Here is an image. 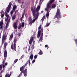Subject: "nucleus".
<instances>
[{"mask_svg": "<svg viewBox=\"0 0 77 77\" xmlns=\"http://www.w3.org/2000/svg\"><path fill=\"white\" fill-rule=\"evenodd\" d=\"M40 8V6L39 5L38 6L36 9V11L33 10V8H31V11L32 12L33 16L34 17L33 18V20L32 21V18L31 17L29 18V24L31 26L32 25V23H33L38 18V15L39 14V13L38 12L39 11V9Z\"/></svg>", "mask_w": 77, "mask_h": 77, "instance_id": "obj_1", "label": "nucleus"}, {"mask_svg": "<svg viewBox=\"0 0 77 77\" xmlns=\"http://www.w3.org/2000/svg\"><path fill=\"white\" fill-rule=\"evenodd\" d=\"M54 0H50L49 2H48L47 5V7L45 8L46 11H47V13L46 15L45 16L47 17V18H48L50 14V10H51V4L53 2H54Z\"/></svg>", "mask_w": 77, "mask_h": 77, "instance_id": "obj_2", "label": "nucleus"}, {"mask_svg": "<svg viewBox=\"0 0 77 77\" xmlns=\"http://www.w3.org/2000/svg\"><path fill=\"white\" fill-rule=\"evenodd\" d=\"M11 5H12V3H11V2H10L9 3V5L8 6V7H7V9L6 11H5V15L6 16L5 21H7V20H8V19L9 20V18H9V16L8 14V12H9V11H10V8H11ZM7 12L8 13H7Z\"/></svg>", "mask_w": 77, "mask_h": 77, "instance_id": "obj_3", "label": "nucleus"}, {"mask_svg": "<svg viewBox=\"0 0 77 77\" xmlns=\"http://www.w3.org/2000/svg\"><path fill=\"white\" fill-rule=\"evenodd\" d=\"M38 30H41V34L40 35L41 36L40 37L39 41L41 42H42V36H43V28H41V25H40V26L38 28Z\"/></svg>", "mask_w": 77, "mask_h": 77, "instance_id": "obj_4", "label": "nucleus"}, {"mask_svg": "<svg viewBox=\"0 0 77 77\" xmlns=\"http://www.w3.org/2000/svg\"><path fill=\"white\" fill-rule=\"evenodd\" d=\"M55 18H60V12L59 9H57V12L56 15L55 16Z\"/></svg>", "mask_w": 77, "mask_h": 77, "instance_id": "obj_5", "label": "nucleus"}, {"mask_svg": "<svg viewBox=\"0 0 77 77\" xmlns=\"http://www.w3.org/2000/svg\"><path fill=\"white\" fill-rule=\"evenodd\" d=\"M16 44L15 43H14V46H13V45H12L11 46V48L12 50H14L16 51Z\"/></svg>", "mask_w": 77, "mask_h": 77, "instance_id": "obj_6", "label": "nucleus"}, {"mask_svg": "<svg viewBox=\"0 0 77 77\" xmlns=\"http://www.w3.org/2000/svg\"><path fill=\"white\" fill-rule=\"evenodd\" d=\"M24 23L23 22L22 23L20 24L18 27L19 29H22L23 27H24Z\"/></svg>", "mask_w": 77, "mask_h": 77, "instance_id": "obj_7", "label": "nucleus"}, {"mask_svg": "<svg viewBox=\"0 0 77 77\" xmlns=\"http://www.w3.org/2000/svg\"><path fill=\"white\" fill-rule=\"evenodd\" d=\"M5 61H3L2 62V65L3 68H5V66L8 65V63H5Z\"/></svg>", "mask_w": 77, "mask_h": 77, "instance_id": "obj_8", "label": "nucleus"}, {"mask_svg": "<svg viewBox=\"0 0 77 77\" xmlns=\"http://www.w3.org/2000/svg\"><path fill=\"white\" fill-rule=\"evenodd\" d=\"M7 37V35L6 34H4L3 35L2 39V43L3 42V40H5V39H6V37Z\"/></svg>", "mask_w": 77, "mask_h": 77, "instance_id": "obj_9", "label": "nucleus"}, {"mask_svg": "<svg viewBox=\"0 0 77 77\" xmlns=\"http://www.w3.org/2000/svg\"><path fill=\"white\" fill-rule=\"evenodd\" d=\"M10 20H11L10 18H9V20H8L7 21V24H6L5 28L6 29H7V28L8 27V25L9 24V23H10Z\"/></svg>", "mask_w": 77, "mask_h": 77, "instance_id": "obj_10", "label": "nucleus"}, {"mask_svg": "<svg viewBox=\"0 0 77 77\" xmlns=\"http://www.w3.org/2000/svg\"><path fill=\"white\" fill-rule=\"evenodd\" d=\"M17 22H14L13 24V27L14 29H17Z\"/></svg>", "mask_w": 77, "mask_h": 77, "instance_id": "obj_11", "label": "nucleus"}, {"mask_svg": "<svg viewBox=\"0 0 77 77\" xmlns=\"http://www.w3.org/2000/svg\"><path fill=\"white\" fill-rule=\"evenodd\" d=\"M4 60H6V57H7V52L6 51H4Z\"/></svg>", "mask_w": 77, "mask_h": 77, "instance_id": "obj_12", "label": "nucleus"}, {"mask_svg": "<svg viewBox=\"0 0 77 77\" xmlns=\"http://www.w3.org/2000/svg\"><path fill=\"white\" fill-rule=\"evenodd\" d=\"M23 73L24 74L25 77H26L27 76V69H26L25 70L23 71Z\"/></svg>", "mask_w": 77, "mask_h": 77, "instance_id": "obj_13", "label": "nucleus"}, {"mask_svg": "<svg viewBox=\"0 0 77 77\" xmlns=\"http://www.w3.org/2000/svg\"><path fill=\"white\" fill-rule=\"evenodd\" d=\"M3 21H1L0 22V29H2L3 27Z\"/></svg>", "mask_w": 77, "mask_h": 77, "instance_id": "obj_14", "label": "nucleus"}, {"mask_svg": "<svg viewBox=\"0 0 77 77\" xmlns=\"http://www.w3.org/2000/svg\"><path fill=\"white\" fill-rule=\"evenodd\" d=\"M40 35H41V31L39 30L38 31L37 38H39Z\"/></svg>", "mask_w": 77, "mask_h": 77, "instance_id": "obj_15", "label": "nucleus"}, {"mask_svg": "<svg viewBox=\"0 0 77 77\" xmlns=\"http://www.w3.org/2000/svg\"><path fill=\"white\" fill-rule=\"evenodd\" d=\"M11 75V73L10 72V73H7L5 75V77H10Z\"/></svg>", "mask_w": 77, "mask_h": 77, "instance_id": "obj_16", "label": "nucleus"}, {"mask_svg": "<svg viewBox=\"0 0 77 77\" xmlns=\"http://www.w3.org/2000/svg\"><path fill=\"white\" fill-rule=\"evenodd\" d=\"M0 13L2 14L1 17H4V15H5V13H4V12H3V11H2Z\"/></svg>", "mask_w": 77, "mask_h": 77, "instance_id": "obj_17", "label": "nucleus"}, {"mask_svg": "<svg viewBox=\"0 0 77 77\" xmlns=\"http://www.w3.org/2000/svg\"><path fill=\"white\" fill-rule=\"evenodd\" d=\"M13 34H11V35L10 36V38H9V40L10 41H11L12 39V38H13Z\"/></svg>", "mask_w": 77, "mask_h": 77, "instance_id": "obj_18", "label": "nucleus"}, {"mask_svg": "<svg viewBox=\"0 0 77 77\" xmlns=\"http://www.w3.org/2000/svg\"><path fill=\"white\" fill-rule=\"evenodd\" d=\"M56 7V5L54 4H53L52 5V8L53 9H54V8H55Z\"/></svg>", "mask_w": 77, "mask_h": 77, "instance_id": "obj_19", "label": "nucleus"}, {"mask_svg": "<svg viewBox=\"0 0 77 77\" xmlns=\"http://www.w3.org/2000/svg\"><path fill=\"white\" fill-rule=\"evenodd\" d=\"M33 58V54H32L29 57V59H31V60H32Z\"/></svg>", "mask_w": 77, "mask_h": 77, "instance_id": "obj_20", "label": "nucleus"}, {"mask_svg": "<svg viewBox=\"0 0 77 77\" xmlns=\"http://www.w3.org/2000/svg\"><path fill=\"white\" fill-rule=\"evenodd\" d=\"M24 66H23L20 69V70L21 71H23V69H24Z\"/></svg>", "mask_w": 77, "mask_h": 77, "instance_id": "obj_21", "label": "nucleus"}, {"mask_svg": "<svg viewBox=\"0 0 77 77\" xmlns=\"http://www.w3.org/2000/svg\"><path fill=\"white\" fill-rule=\"evenodd\" d=\"M17 8V6L16 5H14L13 6V10L14 11H15V9Z\"/></svg>", "mask_w": 77, "mask_h": 77, "instance_id": "obj_22", "label": "nucleus"}, {"mask_svg": "<svg viewBox=\"0 0 77 77\" xmlns=\"http://www.w3.org/2000/svg\"><path fill=\"white\" fill-rule=\"evenodd\" d=\"M16 18V15H14V16L12 17V20H15Z\"/></svg>", "mask_w": 77, "mask_h": 77, "instance_id": "obj_23", "label": "nucleus"}, {"mask_svg": "<svg viewBox=\"0 0 77 77\" xmlns=\"http://www.w3.org/2000/svg\"><path fill=\"white\" fill-rule=\"evenodd\" d=\"M44 0H40V1H39V5H41V4H42V2Z\"/></svg>", "mask_w": 77, "mask_h": 77, "instance_id": "obj_24", "label": "nucleus"}, {"mask_svg": "<svg viewBox=\"0 0 77 77\" xmlns=\"http://www.w3.org/2000/svg\"><path fill=\"white\" fill-rule=\"evenodd\" d=\"M8 45V43L7 42H5L4 43V47L5 48H6V45Z\"/></svg>", "mask_w": 77, "mask_h": 77, "instance_id": "obj_25", "label": "nucleus"}, {"mask_svg": "<svg viewBox=\"0 0 77 77\" xmlns=\"http://www.w3.org/2000/svg\"><path fill=\"white\" fill-rule=\"evenodd\" d=\"M39 54H40V55H42V54H43V53H42V52L41 51H40L38 53Z\"/></svg>", "mask_w": 77, "mask_h": 77, "instance_id": "obj_26", "label": "nucleus"}, {"mask_svg": "<svg viewBox=\"0 0 77 77\" xmlns=\"http://www.w3.org/2000/svg\"><path fill=\"white\" fill-rule=\"evenodd\" d=\"M45 18V16H44L41 19V20L42 21V22H43V21H44V18Z\"/></svg>", "mask_w": 77, "mask_h": 77, "instance_id": "obj_27", "label": "nucleus"}, {"mask_svg": "<svg viewBox=\"0 0 77 77\" xmlns=\"http://www.w3.org/2000/svg\"><path fill=\"white\" fill-rule=\"evenodd\" d=\"M14 12H15V11H14V10L11 11V15H12V14H13V13H14Z\"/></svg>", "mask_w": 77, "mask_h": 77, "instance_id": "obj_28", "label": "nucleus"}, {"mask_svg": "<svg viewBox=\"0 0 77 77\" xmlns=\"http://www.w3.org/2000/svg\"><path fill=\"white\" fill-rule=\"evenodd\" d=\"M32 41H33V40H30L29 43V44H32Z\"/></svg>", "mask_w": 77, "mask_h": 77, "instance_id": "obj_29", "label": "nucleus"}, {"mask_svg": "<svg viewBox=\"0 0 77 77\" xmlns=\"http://www.w3.org/2000/svg\"><path fill=\"white\" fill-rule=\"evenodd\" d=\"M34 43L32 45V49H34Z\"/></svg>", "mask_w": 77, "mask_h": 77, "instance_id": "obj_30", "label": "nucleus"}, {"mask_svg": "<svg viewBox=\"0 0 77 77\" xmlns=\"http://www.w3.org/2000/svg\"><path fill=\"white\" fill-rule=\"evenodd\" d=\"M2 69V65H0V71H1Z\"/></svg>", "mask_w": 77, "mask_h": 77, "instance_id": "obj_31", "label": "nucleus"}, {"mask_svg": "<svg viewBox=\"0 0 77 77\" xmlns=\"http://www.w3.org/2000/svg\"><path fill=\"white\" fill-rule=\"evenodd\" d=\"M18 61V59H16L14 61V63H16L17 62V61Z\"/></svg>", "mask_w": 77, "mask_h": 77, "instance_id": "obj_32", "label": "nucleus"}, {"mask_svg": "<svg viewBox=\"0 0 77 77\" xmlns=\"http://www.w3.org/2000/svg\"><path fill=\"white\" fill-rule=\"evenodd\" d=\"M28 62H29V65H30V60L29 59V60L28 61Z\"/></svg>", "mask_w": 77, "mask_h": 77, "instance_id": "obj_33", "label": "nucleus"}, {"mask_svg": "<svg viewBox=\"0 0 77 77\" xmlns=\"http://www.w3.org/2000/svg\"><path fill=\"white\" fill-rule=\"evenodd\" d=\"M50 23H47L46 24V26L47 27V26H49V25H50Z\"/></svg>", "mask_w": 77, "mask_h": 77, "instance_id": "obj_34", "label": "nucleus"}, {"mask_svg": "<svg viewBox=\"0 0 77 77\" xmlns=\"http://www.w3.org/2000/svg\"><path fill=\"white\" fill-rule=\"evenodd\" d=\"M22 72H21L20 74L19 75L17 76V77H20V76L21 75H22Z\"/></svg>", "mask_w": 77, "mask_h": 77, "instance_id": "obj_35", "label": "nucleus"}, {"mask_svg": "<svg viewBox=\"0 0 77 77\" xmlns=\"http://www.w3.org/2000/svg\"><path fill=\"white\" fill-rule=\"evenodd\" d=\"M36 58H37V56L36 55H35L34 56V59H36Z\"/></svg>", "mask_w": 77, "mask_h": 77, "instance_id": "obj_36", "label": "nucleus"}, {"mask_svg": "<svg viewBox=\"0 0 77 77\" xmlns=\"http://www.w3.org/2000/svg\"><path fill=\"white\" fill-rule=\"evenodd\" d=\"M4 71H5V70L3 69L1 71V73L2 74V73H3V72H4Z\"/></svg>", "mask_w": 77, "mask_h": 77, "instance_id": "obj_37", "label": "nucleus"}, {"mask_svg": "<svg viewBox=\"0 0 77 77\" xmlns=\"http://www.w3.org/2000/svg\"><path fill=\"white\" fill-rule=\"evenodd\" d=\"M33 37H32L31 39H30V40H31L32 41H33Z\"/></svg>", "mask_w": 77, "mask_h": 77, "instance_id": "obj_38", "label": "nucleus"}, {"mask_svg": "<svg viewBox=\"0 0 77 77\" xmlns=\"http://www.w3.org/2000/svg\"><path fill=\"white\" fill-rule=\"evenodd\" d=\"M23 15H22V18H20V21H22V18H23Z\"/></svg>", "mask_w": 77, "mask_h": 77, "instance_id": "obj_39", "label": "nucleus"}, {"mask_svg": "<svg viewBox=\"0 0 77 77\" xmlns=\"http://www.w3.org/2000/svg\"><path fill=\"white\" fill-rule=\"evenodd\" d=\"M27 64H28V62H27L26 64H25V66H26Z\"/></svg>", "mask_w": 77, "mask_h": 77, "instance_id": "obj_40", "label": "nucleus"}, {"mask_svg": "<svg viewBox=\"0 0 77 77\" xmlns=\"http://www.w3.org/2000/svg\"><path fill=\"white\" fill-rule=\"evenodd\" d=\"M18 35L19 36H20V35H21V33H19L18 34Z\"/></svg>", "mask_w": 77, "mask_h": 77, "instance_id": "obj_41", "label": "nucleus"}, {"mask_svg": "<svg viewBox=\"0 0 77 77\" xmlns=\"http://www.w3.org/2000/svg\"><path fill=\"white\" fill-rule=\"evenodd\" d=\"M21 0H18V2L19 3H21V2H20V1H21Z\"/></svg>", "mask_w": 77, "mask_h": 77, "instance_id": "obj_42", "label": "nucleus"}, {"mask_svg": "<svg viewBox=\"0 0 77 77\" xmlns=\"http://www.w3.org/2000/svg\"><path fill=\"white\" fill-rule=\"evenodd\" d=\"M34 62H35V60H33L32 61V63H34Z\"/></svg>", "mask_w": 77, "mask_h": 77, "instance_id": "obj_43", "label": "nucleus"}, {"mask_svg": "<svg viewBox=\"0 0 77 77\" xmlns=\"http://www.w3.org/2000/svg\"><path fill=\"white\" fill-rule=\"evenodd\" d=\"M48 47V45H45V47L46 48V47Z\"/></svg>", "mask_w": 77, "mask_h": 77, "instance_id": "obj_44", "label": "nucleus"}, {"mask_svg": "<svg viewBox=\"0 0 77 77\" xmlns=\"http://www.w3.org/2000/svg\"><path fill=\"white\" fill-rule=\"evenodd\" d=\"M35 41H34L33 44H34V45L35 44Z\"/></svg>", "mask_w": 77, "mask_h": 77, "instance_id": "obj_45", "label": "nucleus"}, {"mask_svg": "<svg viewBox=\"0 0 77 77\" xmlns=\"http://www.w3.org/2000/svg\"><path fill=\"white\" fill-rule=\"evenodd\" d=\"M1 35H0V38H1Z\"/></svg>", "mask_w": 77, "mask_h": 77, "instance_id": "obj_46", "label": "nucleus"}, {"mask_svg": "<svg viewBox=\"0 0 77 77\" xmlns=\"http://www.w3.org/2000/svg\"><path fill=\"white\" fill-rule=\"evenodd\" d=\"M23 3H24V2H22V4H23Z\"/></svg>", "mask_w": 77, "mask_h": 77, "instance_id": "obj_47", "label": "nucleus"}, {"mask_svg": "<svg viewBox=\"0 0 77 77\" xmlns=\"http://www.w3.org/2000/svg\"><path fill=\"white\" fill-rule=\"evenodd\" d=\"M41 12H42V13H43V11H41Z\"/></svg>", "mask_w": 77, "mask_h": 77, "instance_id": "obj_48", "label": "nucleus"}, {"mask_svg": "<svg viewBox=\"0 0 77 77\" xmlns=\"http://www.w3.org/2000/svg\"><path fill=\"white\" fill-rule=\"evenodd\" d=\"M0 77H2V76H0Z\"/></svg>", "mask_w": 77, "mask_h": 77, "instance_id": "obj_49", "label": "nucleus"}, {"mask_svg": "<svg viewBox=\"0 0 77 77\" xmlns=\"http://www.w3.org/2000/svg\"><path fill=\"white\" fill-rule=\"evenodd\" d=\"M22 57H23V56H22Z\"/></svg>", "mask_w": 77, "mask_h": 77, "instance_id": "obj_50", "label": "nucleus"}, {"mask_svg": "<svg viewBox=\"0 0 77 77\" xmlns=\"http://www.w3.org/2000/svg\"><path fill=\"white\" fill-rule=\"evenodd\" d=\"M60 2H61V1H60Z\"/></svg>", "mask_w": 77, "mask_h": 77, "instance_id": "obj_51", "label": "nucleus"}, {"mask_svg": "<svg viewBox=\"0 0 77 77\" xmlns=\"http://www.w3.org/2000/svg\"><path fill=\"white\" fill-rule=\"evenodd\" d=\"M0 53H1V52H0Z\"/></svg>", "mask_w": 77, "mask_h": 77, "instance_id": "obj_52", "label": "nucleus"}, {"mask_svg": "<svg viewBox=\"0 0 77 77\" xmlns=\"http://www.w3.org/2000/svg\"><path fill=\"white\" fill-rule=\"evenodd\" d=\"M57 22H58V21H57Z\"/></svg>", "mask_w": 77, "mask_h": 77, "instance_id": "obj_53", "label": "nucleus"}, {"mask_svg": "<svg viewBox=\"0 0 77 77\" xmlns=\"http://www.w3.org/2000/svg\"><path fill=\"white\" fill-rule=\"evenodd\" d=\"M22 5H21V6H22Z\"/></svg>", "mask_w": 77, "mask_h": 77, "instance_id": "obj_54", "label": "nucleus"}]
</instances>
